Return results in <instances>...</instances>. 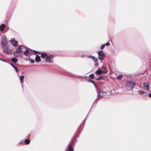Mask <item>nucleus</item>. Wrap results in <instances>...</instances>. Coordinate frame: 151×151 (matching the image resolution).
Returning <instances> with one entry per match:
<instances>
[{
	"instance_id": "obj_1",
	"label": "nucleus",
	"mask_w": 151,
	"mask_h": 151,
	"mask_svg": "<svg viewBox=\"0 0 151 151\" xmlns=\"http://www.w3.org/2000/svg\"><path fill=\"white\" fill-rule=\"evenodd\" d=\"M134 83L130 81H127L126 83L125 88L128 91H132L134 87Z\"/></svg>"
},
{
	"instance_id": "obj_2",
	"label": "nucleus",
	"mask_w": 151,
	"mask_h": 151,
	"mask_svg": "<svg viewBox=\"0 0 151 151\" xmlns=\"http://www.w3.org/2000/svg\"><path fill=\"white\" fill-rule=\"evenodd\" d=\"M98 55V58L101 60H103L105 57V54L102 51H99L97 52Z\"/></svg>"
},
{
	"instance_id": "obj_3",
	"label": "nucleus",
	"mask_w": 151,
	"mask_h": 151,
	"mask_svg": "<svg viewBox=\"0 0 151 151\" xmlns=\"http://www.w3.org/2000/svg\"><path fill=\"white\" fill-rule=\"evenodd\" d=\"M6 40L5 38H4V39L3 38H2V40L1 41V44L2 45V47L4 49V50H6L8 48V46H7L6 44Z\"/></svg>"
},
{
	"instance_id": "obj_4",
	"label": "nucleus",
	"mask_w": 151,
	"mask_h": 151,
	"mask_svg": "<svg viewBox=\"0 0 151 151\" xmlns=\"http://www.w3.org/2000/svg\"><path fill=\"white\" fill-rule=\"evenodd\" d=\"M104 93H105L103 92L101 90H98L97 99H99L100 98L103 97L104 96L103 94Z\"/></svg>"
},
{
	"instance_id": "obj_5",
	"label": "nucleus",
	"mask_w": 151,
	"mask_h": 151,
	"mask_svg": "<svg viewBox=\"0 0 151 151\" xmlns=\"http://www.w3.org/2000/svg\"><path fill=\"white\" fill-rule=\"evenodd\" d=\"M73 142V141H72L71 142V143H69L68 144V147L67 148V151H73V148L72 146Z\"/></svg>"
},
{
	"instance_id": "obj_6",
	"label": "nucleus",
	"mask_w": 151,
	"mask_h": 151,
	"mask_svg": "<svg viewBox=\"0 0 151 151\" xmlns=\"http://www.w3.org/2000/svg\"><path fill=\"white\" fill-rule=\"evenodd\" d=\"M21 46H19L18 47V50H16L15 52H14V54L15 55H16L17 56H19L18 54H19V53L21 52Z\"/></svg>"
},
{
	"instance_id": "obj_7",
	"label": "nucleus",
	"mask_w": 151,
	"mask_h": 151,
	"mask_svg": "<svg viewBox=\"0 0 151 151\" xmlns=\"http://www.w3.org/2000/svg\"><path fill=\"white\" fill-rule=\"evenodd\" d=\"M53 57V56L52 55H50L49 56H47L45 60V61L46 62H49L51 63L52 62L50 60L51 59H52Z\"/></svg>"
},
{
	"instance_id": "obj_8",
	"label": "nucleus",
	"mask_w": 151,
	"mask_h": 151,
	"mask_svg": "<svg viewBox=\"0 0 151 151\" xmlns=\"http://www.w3.org/2000/svg\"><path fill=\"white\" fill-rule=\"evenodd\" d=\"M144 88L146 89H150L149 83H145L143 84Z\"/></svg>"
},
{
	"instance_id": "obj_9",
	"label": "nucleus",
	"mask_w": 151,
	"mask_h": 151,
	"mask_svg": "<svg viewBox=\"0 0 151 151\" xmlns=\"http://www.w3.org/2000/svg\"><path fill=\"white\" fill-rule=\"evenodd\" d=\"M10 42L11 44L13 45H16L18 43V42L16 41L14 39H11V40L10 41Z\"/></svg>"
},
{
	"instance_id": "obj_10",
	"label": "nucleus",
	"mask_w": 151,
	"mask_h": 151,
	"mask_svg": "<svg viewBox=\"0 0 151 151\" xmlns=\"http://www.w3.org/2000/svg\"><path fill=\"white\" fill-rule=\"evenodd\" d=\"M31 52V51L30 50L28 49H26L24 52V54L26 55H27Z\"/></svg>"
},
{
	"instance_id": "obj_11",
	"label": "nucleus",
	"mask_w": 151,
	"mask_h": 151,
	"mask_svg": "<svg viewBox=\"0 0 151 151\" xmlns=\"http://www.w3.org/2000/svg\"><path fill=\"white\" fill-rule=\"evenodd\" d=\"M41 60V59L40 58V56L39 55H36L35 58V61L36 62H39Z\"/></svg>"
},
{
	"instance_id": "obj_12",
	"label": "nucleus",
	"mask_w": 151,
	"mask_h": 151,
	"mask_svg": "<svg viewBox=\"0 0 151 151\" xmlns=\"http://www.w3.org/2000/svg\"><path fill=\"white\" fill-rule=\"evenodd\" d=\"M10 64L14 68V69L15 70L16 72L17 73H18L19 69L12 63H10Z\"/></svg>"
},
{
	"instance_id": "obj_13",
	"label": "nucleus",
	"mask_w": 151,
	"mask_h": 151,
	"mask_svg": "<svg viewBox=\"0 0 151 151\" xmlns=\"http://www.w3.org/2000/svg\"><path fill=\"white\" fill-rule=\"evenodd\" d=\"M102 71L101 69L98 70L96 73L98 75H101L102 74Z\"/></svg>"
},
{
	"instance_id": "obj_14",
	"label": "nucleus",
	"mask_w": 151,
	"mask_h": 151,
	"mask_svg": "<svg viewBox=\"0 0 151 151\" xmlns=\"http://www.w3.org/2000/svg\"><path fill=\"white\" fill-rule=\"evenodd\" d=\"M11 60L12 62L14 63H16L17 61V58H12L11 59Z\"/></svg>"
},
{
	"instance_id": "obj_15",
	"label": "nucleus",
	"mask_w": 151,
	"mask_h": 151,
	"mask_svg": "<svg viewBox=\"0 0 151 151\" xmlns=\"http://www.w3.org/2000/svg\"><path fill=\"white\" fill-rule=\"evenodd\" d=\"M47 55L46 53H42L41 57L42 58H45Z\"/></svg>"
},
{
	"instance_id": "obj_16",
	"label": "nucleus",
	"mask_w": 151,
	"mask_h": 151,
	"mask_svg": "<svg viewBox=\"0 0 151 151\" xmlns=\"http://www.w3.org/2000/svg\"><path fill=\"white\" fill-rule=\"evenodd\" d=\"M20 79L21 81V83H22L23 82V79L24 78V76H21L20 77Z\"/></svg>"
},
{
	"instance_id": "obj_17",
	"label": "nucleus",
	"mask_w": 151,
	"mask_h": 151,
	"mask_svg": "<svg viewBox=\"0 0 151 151\" xmlns=\"http://www.w3.org/2000/svg\"><path fill=\"white\" fill-rule=\"evenodd\" d=\"M3 52L6 53L7 54L11 53V51L10 50H3Z\"/></svg>"
},
{
	"instance_id": "obj_18",
	"label": "nucleus",
	"mask_w": 151,
	"mask_h": 151,
	"mask_svg": "<svg viewBox=\"0 0 151 151\" xmlns=\"http://www.w3.org/2000/svg\"><path fill=\"white\" fill-rule=\"evenodd\" d=\"M24 142L26 145H28L29 144L30 141L29 139H26L25 140Z\"/></svg>"
},
{
	"instance_id": "obj_19",
	"label": "nucleus",
	"mask_w": 151,
	"mask_h": 151,
	"mask_svg": "<svg viewBox=\"0 0 151 151\" xmlns=\"http://www.w3.org/2000/svg\"><path fill=\"white\" fill-rule=\"evenodd\" d=\"M103 79V77L101 76H100L96 78V80H101Z\"/></svg>"
},
{
	"instance_id": "obj_20",
	"label": "nucleus",
	"mask_w": 151,
	"mask_h": 151,
	"mask_svg": "<svg viewBox=\"0 0 151 151\" xmlns=\"http://www.w3.org/2000/svg\"><path fill=\"white\" fill-rule=\"evenodd\" d=\"M89 82H90L92 83L93 85L95 86L96 85L95 84V83L94 81H93V80H91V79H88V80Z\"/></svg>"
},
{
	"instance_id": "obj_21",
	"label": "nucleus",
	"mask_w": 151,
	"mask_h": 151,
	"mask_svg": "<svg viewBox=\"0 0 151 151\" xmlns=\"http://www.w3.org/2000/svg\"><path fill=\"white\" fill-rule=\"evenodd\" d=\"M94 75L93 74H92L90 75L89 76V77L93 79L94 78Z\"/></svg>"
},
{
	"instance_id": "obj_22",
	"label": "nucleus",
	"mask_w": 151,
	"mask_h": 151,
	"mask_svg": "<svg viewBox=\"0 0 151 151\" xmlns=\"http://www.w3.org/2000/svg\"><path fill=\"white\" fill-rule=\"evenodd\" d=\"M122 78V75H120L119 76L117 77V78L118 79H121Z\"/></svg>"
},
{
	"instance_id": "obj_23",
	"label": "nucleus",
	"mask_w": 151,
	"mask_h": 151,
	"mask_svg": "<svg viewBox=\"0 0 151 151\" xmlns=\"http://www.w3.org/2000/svg\"><path fill=\"white\" fill-rule=\"evenodd\" d=\"M107 72V70H105L104 71H102V74H106Z\"/></svg>"
},
{
	"instance_id": "obj_24",
	"label": "nucleus",
	"mask_w": 151,
	"mask_h": 151,
	"mask_svg": "<svg viewBox=\"0 0 151 151\" xmlns=\"http://www.w3.org/2000/svg\"><path fill=\"white\" fill-rule=\"evenodd\" d=\"M139 93L140 94H143L145 93V92L142 91L140 90L139 91Z\"/></svg>"
},
{
	"instance_id": "obj_25",
	"label": "nucleus",
	"mask_w": 151,
	"mask_h": 151,
	"mask_svg": "<svg viewBox=\"0 0 151 151\" xmlns=\"http://www.w3.org/2000/svg\"><path fill=\"white\" fill-rule=\"evenodd\" d=\"M89 57L91 58L92 60H94V59L96 58H95L94 57V56H89Z\"/></svg>"
},
{
	"instance_id": "obj_26",
	"label": "nucleus",
	"mask_w": 151,
	"mask_h": 151,
	"mask_svg": "<svg viewBox=\"0 0 151 151\" xmlns=\"http://www.w3.org/2000/svg\"><path fill=\"white\" fill-rule=\"evenodd\" d=\"M101 69H104L105 70L106 69V66H102L101 67Z\"/></svg>"
},
{
	"instance_id": "obj_27",
	"label": "nucleus",
	"mask_w": 151,
	"mask_h": 151,
	"mask_svg": "<svg viewBox=\"0 0 151 151\" xmlns=\"http://www.w3.org/2000/svg\"><path fill=\"white\" fill-rule=\"evenodd\" d=\"M105 45L104 44V45H101V49H103L104 48V47H105Z\"/></svg>"
},
{
	"instance_id": "obj_28",
	"label": "nucleus",
	"mask_w": 151,
	"mask_h": 151,
	"mask_svg": "<svg viewBox=\"0 0 151 151\" xmlns=\"http://www.w3.org/2000/svg\"><path fill=\"white\" fill-rule=\"evenodd\" d=\"M93 61H94V62H95V63H96V62H97V61H98L97 59L96 58H95L94 59V60H93Z\"/></svg>"
},
{
	"instance_id": "obj_29",
	"label": "nucleus",
	"mask_w": 151,
	"mask_h": 151,
	"mask_svg": "<svg viewBox=\"0 0 151 151\" xmlns=\"http://www.w3.org/2000/svg\"><path fill=\"white\" fill-rule=\"evenodd\" d=\"M33 51L35 52V55H36V54H38V53H39V52L37 51H35V50H33Z\"/></svg>"
},
{
	"instance_id": "obj_30",
	"label": "nucleus",
	"mask_w": 151,
	"mask_h": 151,
	"mask_svg": "<svg viewBox=\"0 0 151 151\" xmlns=\"http://www.w3.org/2000/svg\"><path fill=\"white\" fill-rule=\"evenodd\" d=\"M1 26H2L1 27H2L3 28V27H6V25L4 24H1Z\"/></svg>"
},
{
	"instance_id": "obj_31",
	"label": "nucleus",
	"mask_w": 151,
	"mask_h": 151,
	"mask_svg": "<svg viewBox=\"0 0 151 151\" xmlns=\"http://www.w3.org/2000/svg\"><path fill=\"white\" fill-rule=\"evenodd\" d=\"M105 45H106V46H109L110 45V44L109 42H107Z\"/></svg>"
},
{
	"instance_id": "obj_32",
	"label": "nucleus",
	"mask_w": 151,
	"mask_h": 151,
	"mask_svg": "<svg viewBox=\"0 0 151 151\" xmlns=\"http://www.w3.org/2000/svg\"><path fill=\"white\" fill-rule=\"evenodd\" d=\"M96 63L95 64V65L96 66H98L99 65V64L97 62H96Z\"/></svg>"
},
{
	"instance_id": "obj_33",
	"label": "nucleus",
	"mask_w": 151,
	"mask_h": 151,
	"mask_svg": "<svg viewBox=\"0 0 151 151\" xmlns=\"http://www.w3.org/2000/svg\"><path fill=\"white\" fill-rule=\"evenodd\" d=\"M30 62L32 63H34V61L32 59H31V60L30 61Z\"/></svg>"
},
{
	"instance_id": "obj_34",
	"label": "nucleus",
	"mask_w": 151,
	"mask_h": 151,
	"mask_svg": "<svg viewBox=\"0 0 151 151\" xmlns=\"http://www.w3.org/2000/svg\"><path fill=\"white\" fill-rule=\"evenodd\" d=\"M0 29L1 31L2 32L3 31V29L2 27H0Z\"/></svg>"
},
{
	"instance_id": "obj_35",
	"label": "nucleus",
	"mask_w": 151,
	"mask_h": 151,
	"mask_svg": "<svg viewBox=\"0 0 151 151\" xmlns=\"http://www.w3.org/2000/svg\"><path fill=\"white\" fill-rule=\"evenodd\" d=\"M148 96L149 97L151 98V93H150L149 94Z\"/></svg>"
},
{
	"instance_id": "obj_36",
	"label": "nucleus",
	"mask_w": 151,
	"mask_h": 151,
	"mask_svg": "<svg viewBox=\"0 0 151 151\" xmlns=\"http://www.w3.org/2000/svg\"><path fill=\"white\" fill-rule=\"evenodd\" d=\"M0 60L2 61H4V62H5V61H4V60H3L2 59L0 58Z\"/></svg>"
},
{
	"instance_id": "obj_37",
	"label": "nucleus",
	"mask_w": 151,
	"mask_h": 151,
	"mask_svg": "<svg viewBox=\"0 0 151 151\" xmlns=\"http://www.w3.org/2000/svg\"><path fill=\"white\" fill-rule=\"evenodd\" d=\"M28 137H29V135L28 136Z\"/></svg>"
}]
</instances>
